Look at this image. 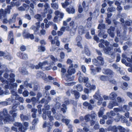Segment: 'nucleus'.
<instances>
[{
	"label": "nucleus",
	"mask_w": 132,
	"mask_h": 132,
	"mask_svg": "<svg viewBox=\"0 0 132 132\" xmlns=\"http://www.w3.org/2000/svg\"><path fill=\"white\" fill-rule=\"evenodd\" d=\"M0 56H4L5 58L10 60L12 58V57L11 56L10 54L7 52H4L2 51H0Z\"/></svg>",
	"instance_id": "11"
},
{
	"label": "nucleus",
	"mask_w": 132,
	"mask_h": 132,
	"mask_svg": "<svg viewBox=\"0 0 132 132\" xmlns=\"http://www.w3.org/2000/svg\"><path fill=\"white\" fill-rule=\"evenodd\" d=\"M91 61V59L89 58L88 59L85 58V62L87 63H89Z\"/></svg>",
	"instance_id": "63"
},
{
	"label": "nucleus",
	"mask_w": 132,
	"mask_h": 132,
	"mask_svg": "<svg viewBox=\"0 0 132 132\" xmlns=\"http://www.w3.org/2000/svg\"><path fill=\"white\" fill-rule=\"evenodd\" d=\"M12 97L13 98H15V100L19 99L20 100H21V102H22L23 101V100L22 98L21 97H20L19 95H17L16 93L15 92H12Z\"/></svg>",
	"instance_id": "13"
},
{
	"label": "nucleus",
	"mask_w": 132,
	"mask_h": 132,
	"mask_svg": "<svg viewBox=\"0 0 132 132\" xmlns=\"http://www.w3.org/2000/svg\"><path fill=\"white\" fill-rule=\"evenodd\" d=\"M16 111V110H14L12 111H10V113L11 114H13V117H15L17 116V114L16 113H13L14 112H15Z\"/></svg>",
	"instance_id": "48"
},
{
	"label": "nucleus",
	"mask_w": 132,
	"mask_h": 132,
	"mask_svg": "<svg viewBox=\"0 0 132 132\" xmlns=\"http://www.w3.org/2000/svg\"><path fill=\"white\" fill-rule=\"evenodd\" d=\"M100 42H102L104 44H105V45L106 46H108L109 44V43L107 41H104L103 39H101L100 40Z\"/></svg>",
	"instance_id": "52"
},
{
	"label": "nucleus",
	"mask_w": 132,
	"mask_h": 132,
	"mask_svg": "<svg viewBox=\"0 0 132 132\" xmlns=\"http://www.w3.org/2000/svg\"><path fill=\"white\" fill-rule=\"evenodd\" d=\"M3 114L4 116V117L5 119L4 118V117L2 116H0V120H3L4 121L5 123H6V122H10V121H13L14 119H11L10 118V117L7 116V117H6L7 116V110L6 109H4L3 111Z\"/></svg>",
	"instance_id": "3"
},
{
	"label": "nucleus",
	"mask_w": 132,
	"mask_h": 132,
	"mask_svg": "<svg viewBox=\"0 0 132 132\" xmlns=\"http://www.w3.org/2000/svg\"><path fill=\"white\" fill-rule=\"evenodd\" d=\"M104 34V32H100V33L98 34V35L99 36H103V38H105L107 37V35H104L103 36V35Z\"/></svg>",
	"instance_id": "42"
},
{
	"label": "nucleus",
	"mask_w": 132,
	"mask_h": 132,
	"mask_svg": "<svg viewBox=\"0 0 132 132\" xmlns=\"http://www.w3.org/2000/svg\"><path fill=\"white\" fill-rule=\"evenodd\" d=\"M57 38L58 37H55L54 39L51 40V44H54L55 41H56V40Z\"/></svg>",
	"instance_id": "55"
},
{
	"label": "nucleus",
	"mask_w": 132,
	"mask_h": 132,
	"mask_svg": "<svg viewBox=\"0 0 132 132\" xmlns=\"http://www.w3.org/2000/svg\"><path fill=\"white\" fill-rule=\"evenodd\" d=\"M47 113L49 120L52 122V121L54 120V118L51 115V111H47Z\"/></svg>",
	"instance_id": "22"
},
{
	"label": "nucleus",
	"mask_w": 132,
	"mask_h": 132,
	"mask_svg": "<svg viewBox=\"0 0 132 132\" xmlns=\"http://www.w3.org/2000/svg\"><path fill=\"white\" fill-rule=\"evenodd\" d=\"M96 116V114L94 112L91 115L88 114L86 115L85 117V119L86 121H90L91 118L92 120H90V124L91 125H93L95 122V121L94 120L95 119Z\"/></svg>",
	"instance_id": "4"
},
{
	"label": "nucleus",
	"mask_w": 132,
	"mask_h": 132,
	"mask_svg": "<svg viewBox=\"0 0 132 132\" xmlns=\"http://www.w3.org/2000/svg\"><path fill=\"white\" fill-rule=\"evenodd\" d=\"M72 93L74 95L76 98H78L80 96L79 93L76 90H74L72 91Z\"/></svg>",
	"instance_id": "30"
},
{
	"label": "nucleus",
	"mask_w": 132,
	"mask_h": 132,
	"mask_svg": "<svg viewBox=\"0 0 132 132\" xmlns=\"http://www.w3.org/2000/svg\"><path fill=\"white\" fill-rule=\"evenodd\" d=\"M122 78L126 80H129L130 79L129 78L126 76L122 77Z\"/></svg>",
	"instance_id": "61"
},
{
	"label": "nucleus",
	"mask_w": 132,
	"mask_h": 132,
	"mask_svg": "<svg viewBox=\"0 0 132 132\" xmlns=\"http://www.w3.org/2000/svg\"><path fill=\"white\" fill-rule=\"evenodd\" d=\"M60 56L61 59L59 60V61L60 62H62L63 61L62 59L64 58L65 56L64 53L61 52L60 53Z\"/></svg>",
	"instance_id": "27"
},
{
	"label": "nucleus",
	"mask_w": 132,
	"mask_h": 132,
	"mask_svg": "<svg viewBox=\"0 0 132 132\" xmlns=\"http://www.w3.org/2000/svg\"><path fill=\"white\" fill-rule=\"evenodd\" d=\"M23 36L25 38H29L31 39H33L34 38V36L33 34H30L29 33H26L24 32H23Z\"/></svg>",
	"instance_id": "15"
},
{
	"label": "nucleus",
	"mask_w": 132,
	"mask_h": 132,
	"mask_svg": "<svg viewBox=\"0 0 132 132\" xmlns=\"http://www.w3.org/2000/svg\"><path fill=\"white\" fill-rule=\"evenodd\" d=\"M83 11V10L81 6V5H79L78 7V11L79 13H81Z\"/></svg>",
	"instance_id": "62"
},
{
	"label": "nucleus",
	"mask_w": 132,
	"mask_h": 132,
	"mask_svg": "<svg viewBox=\"0 0 132 132\" xmlns=\"http://www.w3.org/2000/svg\"><path fill=\"white\" fill-rule=\"evenodd\" d=\"M117 101L119 103H122L124 102V100L120 97H118L117 98Z\"/></svg>",
	"instance_id": "44"
},
{
	"label": "nucleus",
	"mask_w": 132,
	"mask_h": 132,
	"mask_svg": "<svg viewBox=\"0 0 132 132\" xmlns=\"http://www.w3.org/2000/svg\"><path fill=\"white\" fill-rule=\"evenodd\" d=\"M17 15V14L14 15L12 18L9 20V23L10 24L14 23L15 21V18Z\"/></svg>",
	"instance_id": "21"
},
{
	"label": "nucleus",
	"mask_w": 132,
	"mask_h": 132,
	"mask_svg": "<svg viewBox=\"0 0 132 132\" xmlns=\"http://www.w3.org/2000/svg\"><path fill=\"white\" fill-rule=\"evenodd\" d=\"M76 40L77 42H80L82 40V38L80 36H78L76 38Z\"/></svg>",
	"instance_id": "59"
},
{
	"label": "nucleus",
	"mask_w": 132,
	"mask_h": 132,
	"mask_svg": "<svg viewBox=\"0 0 132 132\" xmlns=\"http://www.w3.org/2000/svg\"><path fill=\"white\" fill-rule=\"evenodd\" d=\"M82 5L83 8L84 9L85 11H87L88 9V7L86 5L85 3V2H83L82 3Z\"/></svg>",
	"instance_id": "38"
},
{
	"label": "nucleus",
	"mask_w": 132,
	"mask_h": 132,
	"mask_svg": "<svg viewBox=\"0 0 132 132\" xmlns=\"http://www.w3.org/2000/svg\"><path fill=\"white\" fill-rule=\"evenodd\" d=\"M73 61L72 60L69 59H68L67 62V63L69 64H71V63H72Z\"/></svg>",
	"instance_id": "60"
},
{
	"label": "nucleus",
	"mask_w": 132,
	"mask_h": 132,
	"mask_svg": "<svg viewBox=\"0 0 132 132\" xmlns=\"http://www.w3.org/2000/svg\"><path fill=\"white\" fill-rule=\"evenodd\" d=\"M93 96L94 98L99 101H102V98H101L100 96L98 94L96 93L95 95H94Z\"/></svg>",
	"instance_id": "29"
},
{
	"label": "nucleus",
	"mask_w": 132,
	"mask_h": 132,
	"mask_svg": "<svg viewBox=\"0 0 132 132\" xmlns=\"http://www.w3.org/2000/svg\"><path fill=\"white\" fill-rule=\"evenodd\" d=\"M82 53L83 54L85 53L86 55L88 56H89L90 54V51H89L88 48H86V47H85V48L84 52V53L83 52Z\"/></svg>",
	"instance_id": "33"
},
{
	"label": "nucleus",
	"mask_w": 132,
	"mask_h": 132,
	"mask_svg": "<svg viewBox=\"0 0 132 132\" xmlns=\"http://www.w3.org/2000/svg\"><path fill=\"white\" fill-rule=\"evenodd\" d=\"M51 59L54 62H56L58 61V59L57 58H55L53 56L51 55Z\"/></svg>",
	"instance_id": "53"
},
{
	"label": "nucleus",
	"mask_w": 132,
	"mask_h": 132,
	"mask_svg": "<svg viewBox=\"0 0 132 132\" xmlns=\"http://www.w3.org/2000/svg\"><path fill=\"white\" fill-rule=\"evenodd\" d=\"M14 125L15 126L19 127V130H21V127L22 126V125L21 123L19 122H16L14 123Z\"/></svg>",
	"instance_id": "36"
},
{
	"label": "nucleus",
	"mask_w": 132,
	"mask_h": 132,
	"mask_svg": "<svg viewBox=\"0 0 132 132\" xmlns=\"http://www.w3.org/2000/svg\"><path fill=\"white\" fill-rule=\"evenodd\" d=\"M70 30V27L69 26L67 27H62L60 29V30L63 32L65 30Z\"/></svg>",
	"instance_id": "28"
},
{
	"label": "nucleus",
	"mask_w": 132,
	"mask_h": 132,
	"mask_svg": "<svg viewBox=\"0 0 132 132\" xmlns=\"http://www.w3.org/2000/svg\"><path fill=\"white\" fill-rule=\"evenodd\" d=\"M112 49L110 48L107 47L104 50V51L106 54L111 55V57L113 58H114L115 56V55L114 53L112 52Z\"/></svg>",
	"instance_id": "10"
},
{
	"label": "nucleus",
	"mask_w": 132,
	"mask_h": 132,
	"mask_svg": "<svg viewBox=\"0 0 132 132\" xmlns=\"http://www.w3.org/2000/svg\"><path fill=\"white\" fill-rule=\"evenodd\" d=\"M115 8L113 7H111L108 8L107 10V11L108 12H112L115 11Z\"/></svg>",
	"instance_id": "49"
},
{
	"label": "nucleus",
	"mask_w": 132,
	"mask_h": 132,
	"mask_svg": "<svg viewBox=\"0 0 132 132\" xmlns=\"http://www.w3.org/2000/svg\"><path fill=\"white\" fill-rule=\"evenodd\" d=\"M103 73L105 74L109 75L111 77L113 76V72L111 70L109 69H104L102 70Z\"/></svg>",
	"instance_id": "14"
},
{
	"label": "nucleus",
	"mask_w": 132,
	"mask_h": 132,
	"mask_svg": "<svg viewBox=\"0 0 132 132\" xmlns=\"http://www.w3.org/2000/svg\"><path fill=\"white\" fill-rule=\"evenodd\" d=\"M20 118L22 120H27L28 119V117L26 116H24L23 114H21L20 116Z\"/></svg>",
	"instance_id": "41"
},
{
	"label": "nucleus",
	"mask_w": 132,
	"mask_h": 132,
	"mask_svg": "<svg viewBox=\"0 0 132 132\" xmlns=\"http://www.w3.org/2000/svg\"><path fill=\"white\" fill-rule=\"evenodd\" d=\"M97 59L98 60V61L96 59H94L92 61L93 63L96 65H103L104 63L103 59L101 56H99L97 57Z\"/></svg>",
	"instance_id": "8"
},
{
	"label": "nucleus",
	"mask_w": 132,
	"mask_h": 132,
	"mask_svg": "<svg viewBox=\"0 0 132 132\" xmlns=\"http://www.w3.org/2000/svg\"><path fill=\"white\" fill-rule=\"evenodd\" d=\"M46 33V31L44 29H42L40 31V35H44Z\"/></svg>",
	"instance_id": "57"
},
{
	"label": "nucleus",
	"mask_w": 132,
	"mask_h": 132,
	"mask_svg": "<svg viewBox=\"0 0 132 132\" xmlns=\"http://www.w3.org/2000/svg\"><path fill=\"white\" fill-rule=\"evenodd\" d=\"M117 96L116 93L114 92L111 93L110 95V97L112 99L115 98Z\"/></svg>",
	"instance_id": "32"
},
{
	"label": "nucleus",
	"mask_w": 132,
	"mask_h": 132,
	"mask_svg": "<svg viewBox=\"0 0 132 132\" xmlns=\"http://www.w3.org/2000/svg\"><path fill=\"white\" fill-rule=\"evenodd\" d=\"M105 28V25L102 23L100 24L98 26V29H104Z\"/></svg>",
	"instance_id": "45"
},
{
	"label": "nucleus",
	"mask_w": 132,
	"mask_h": 132,
	"mask_svg": "<svg viewBox=\"0 0 132 132\" xmlns=\"http://www.w3.org/2000/svg\"><path fill=\"white\" fill-rule=\"evenodd\" d=\"M66 10L69 14H73L75 13V10L73 6L67 8Z\"/></svg>",
	"instance_id": "20"
},
{
	"label": "nucleus",
	"mask_w": 132,
	"mask_h": 132,
	"mask_svg": "<svg viewBox=\"0 0 132 132\" xmlns=\"http://www.w3.org/2000/svg\"><path fill=\"white\" fill-rule=\"evenodd\" d=\"M40 22H38L36 23V27L33 25L30 27V29L33 30L34 31V33L35 34H38L39 33V28L40 27Z\"/></svg>",
	"instance_id": "9"
},
{
	"label": "nucleus",
	"mask_w": 132,
	"mask_h": 132,
	"mask_svg": "<svg viewBox=\"0 0 132 132\" xmlns=\"http://www.w3.org/2000/svg\"><path fill=\"white\" fill-rule=\"evenodd\" d=\"M45 50V47L42 46H39L38 47V51L39 52H44Z\"/></svg>",
	"instance_id": "35"
},
{
	"label": "nucleus",
	"mask_w": 132,
	"mask_h": 132,
	"mask_svg": "<svg viewBox=\"0 0 132 132\" xmlns=\"http://www.w3.org/2000/svg\"><path fill=\"white\" fill-rule=\"evenodd\" d=\"M104 108H102L100 111L98 113V116L99 117H102L103 114V111H104Z\"/></svg>",
	"instance_id": "34"
},
{
	"label": "nucleus",
	"mask_w": 132,
	"mask_h": 132,
	"mask_svg": "<svg viewBox=\"0 0 132 132\" xmlns=\"http://www.w3.org/2000/svg\"><path fill=\"white\" fill-rule=\"evenodd\" d=\"M53 24V22H49L48 23H46L45 24V28L46 29L49 27L50 25H52Z\"/></svg>",
	"instance_id": "47"
},
{
	"label": "nucleus",
	"mask_w": 132,
	"mask_h": 132,
	"mask_svg": "<svg viewBox=\"0 0 132 132\" xmlns=\"http://www.w3.org/2000/svg\"><path fill=\"white\" fill-rule=\"evenodd\" d=\"M17 55L18 56L23 59H26L28 58L27 54L24 53H22L20 52L18 53Z\"/></svg>",
	"instance_id": "17"
},
{
	"label": "nucleus",
	"mask_w": 132,
	"mask_h": 132,
	"mask_svg": "<svg viewBox=\"0 0 132 132\" xmlns=\"http://www.w3.org/2000/svg\"><path fill=\"white\" fill-rule=\"evenodd\" d=\"M70 27H71L72 28H76L77 27V23L74 22L73 21H72L70 23Z\"/></svg>",
	"instance_id": "25"
},
{
	"label": "nucleus",
	"mask_w": 132,
	"mask_h": 132,
	"mask_svg": "<svg viewBox=\"0 0 132 132\" xmlns=\"http://www.w3.org/2000/svg\"><path fill=\"white\" fill-rule=\"evenodd\" d=\"M15 76L13 74L11 73L10 76V81L8 82L7 80H4V78H1V81L3 82L6 83V85H5V87L6 88H11L13 87V85H14L16 87V84H13V82L15 81V79L14 78Z\"/></svg>",
	"instance_id": "1"
},
{
	"label": "nucleus",
	"mask_w": 132,
	"mask_h": 132,
	"mask_svg": "<svg viewBox=\"0 0 132 132\" xmlns=\"http://www.w3.org/2000/svg\"><path fill=\"white\" fill-rule=\"evenodd\" d=\"M55 117L56 119L59 120L62 119V122L65 123L67 125H68V124L69 123L70 120L65 119V117L62 116L61 115H58L56 113L55 116Z\"/></svg>",
	"instance_id": "7"
},
{
	"label": "nucleus",
	"mask_w": 132,
	"mask_h": 132,
	"mask_svg": "<svg viewBox=\"0 0 132 132\" xmlns=\"http://www.w3.org/2000/svg\"><path fill=\"white\" fill-rule=\"evenodd\" d=\"M114 30V28L113 27H111L108 30V33L110 35V36L112 37H113L114 36V34L113 32Z\"/></svg>",
	"instance_id": "19"
},
{
	"label": "nucleus",
	"mask_w": 132,
	"mask_h": 132,
	"mask_svg": "<svg viewBox=\"0 0 132 132\" xmlns=\"http://www.w3.org/2000/svg\"><path fill=\"white\" fill-rule=\"evenodd\" d=\"M84 92H85V93L87 94H88L89 93L91 92V91L90 89L89 90L88 89L86 88H85L84 89Z\"/></svg>",
	"instance_id": "54"
},
{
	"label": "nucleus",
	"mask_w": 132,
	"mask_h": 132,
	"mask_svg": "<svg viewBox=\"0 0 132 132\" xmlns=\"http://www.w3.org/2000/svg\"><path fill=\"white\" fill-rule=\"evenodd\" d=\"M70 27V30L68 31H70V34L71 36H73L74 35L76 31V28H71Z\"/></svg>",
	"instance_id": "23"
},
{
	"label": "nucleus",
	"mask_w": 132,
	"mask_h": 132,
	"mask_svg": "<svg viewBox=\"0 0 132 132\" xmlns=\"http://www.w3.org/2000/svg\"><path fill=\"white\" fill-rule=\"evenodd\" d=\"M73 79V77H70V76H67L66 77V80L68 81L72 80Z\"/></svg>",
	"instance_id": "51"
},
{
	"label": "nucleus",
	"mask_w": 132,
	"mask_h": 132,
	"mask_svg": "<svg viewBox=\"0 0 132 132\" xmlns=\"http://www.w3.org/2000/svg\"><path fill=\"white\" fill-rule=\"evenodd\" d=\"M55 14L56 15L54 17L53 21L55 22H57L61 20L64 16L63 14L58 10L55 11Z\"/></svg>",
	"instance_id": "2"
},
{
	"label": "nucleus",
	"mask_w": 132,
	"mask_h": 132,
	"mask_svg": "<svg viewBox=\"0 0 132 132\" xmlns=\"http://www.w3.org/2000/svg\"><path fill=\"white\" fill-rule=\"evenodd\" d=\"M118 103L116 102L113 103L112 102H111L109 104L108 107L110 109H112L114 106L117 105Z\"/></svg>",
	"instance_id": "24"
},
{
	"label": "nucleus",
	"mask_w": 132,
	"mask_h": 132,
	"mask_svg": "<svg viewBox=\"0 0 132 132\" xmlns=\"http://www.w3.org/2000/svg\"><path fill=\"white\" fill-rule=\"evenodd\" d=\"M13 38V35L12 32L10 31L9 32L8 35V39H11V38Z\"/></svg>",
	"instance_id": "46"
},
{
	"label": "nucleus",
	"mask_w": 132,
	"mask_h": 132,
	"mask_svg": "<svg viewBox=\"0 0 132 132\" xmlns=\"http://www.w3.org/2000/svg\"><path fill=\"white\" fill-rule=\"evenodd\" d=\"M35 18L39 21H41L43 20V18L40 14H37L35 16Z\"/></svg>",
	"instance_id": "31"
},
{
	"label": "nucleus",
	"mask_w": 132,
	"mask_h": 132,
	"mask_svg": "<svg viewBox=\"0 0 132 132\" xmlns=\"http://www.w3.org/2000/svg\"><path fill=\"white\" fill-rule=\"evenodd\" d=\"M51 7L55 10H57L58 8V5L57 3H52L51 4Z\"/></svg>",
	"instance_id": "26"
},
{
	"label": "nucleus",
	"mask_w": 132,
	"mask_h": 132,
	"mask_svg": "<svg viewBox=\"0 0 132 132\" xmlns=\"http://www.w3.org/2000/svg\"><path fill=\"white\" fill-rule=\"evenodd\" d=\"M76 87L77 90L78 91L81 92L82 91L83 89V88L82 87L81 85H77L76 86Z\"/></svg>",
	"instance_id": "40"
},
{
	"label": "nucleus",
	"mask_w": 132,
	"mask_h": 132,
	"mask_svg": "<svg viewBox=\"0 0 132 132\" xmlns=\"http://www.w3.org/2000/svg\"><path fill=\"white\" fill-rule=\"evenodd\" d=\"M48 64L47 62L46 61H44L42 63L40 62L39 63L38 65H36L35 67L36 69H38L39 67L41 68L42 69L45 70H48L52 68L51 67H47L46 68H44L45 66Z\"/></svg>",
	"instance_id": "6"
},
{
	"label": "nucleus",
	"mask_w": 132,
	"mask_h": 132,
	"mask_svg": "<svg viewBox=\"0 0 132 132\" xmlns=\"http://www.w3.org/2000/svg\"><path fill=\"white\" fill-rule=\"evenodd\" d=\"M127 106L126 105L123 106V107L122 108H121V111H123L125 112V111L127 110Z\"/></svg>",
	"instance_id": "56"
},
{
	"label": "nucleus",
	"mask_w": 132,
	"mask_h": 132,
	"mask_svg": "<svg viewBox=\"0 0 132 132\" xmlns=\"http://www.w3.org/2000/svg\"><path fill=\"white\" fill-rule=\"evenodd\" d=\"M0 67L2 69H3L4 70H5V72L4 75V77L6 78L8 77V75L7 73V72L9 71V70L8 69L6 68V67L5 65H1V64L0 63Z\"/></svg>",
	"instance_id": "16"
},
{
	"label": "nucleus",
	"mask_w": 132,
	"mask_h": 132,
	"mask_svg": "<svg viewBox=\"0 0 132 132\" xmlns=\"http://www.w3.org/2000/svg\"><path fill=\"white\" fill-rule=\"evenodd\" d=\"M43 75L44 76H45V74L40 72H38L37 73V76L38 77L41 78L42 76Z\"/></svg>",
	"instance_id": "43"
},
{
	"label": "nucleus",
	"mask_w": 132,
	"mask_h": 132,
	"mask_svg": "<svg viewBox=\"0 0 132 132\" xmlns=\"http://www.w3.org/2000/svg\"><path fill=\"white\" fill-rule=\"evenodd\" d=\"M67 72L70 75L75 73L76 70L75 69L73 68V64H71L69 67Z\"/></svg>",
	"instance_id": "12"
},
{
	"label": "nucleus",
	"mask_w": 132,
	"mask_h": 132,
	"mask_svg": "<svg viewBox=\"0 0 132 132\" xmlns=\"http://www.w3.org/2000/svg\"><path fill=\"white\" fill-rule=\"evenodd\" d=\"M23 94L24 96L26 97L28 96V93L27 91H25L23 92Z\"/></svg>",
	"instance_id": "64"
},
{
	"label": "nucleus",
	"mask_w": 132,
	"mask_h": 132,
	"mask_svg": "<svg viewBox=\"0 0 132 132\" xmlns=\"http://www.w3.org/2000/svg\"><path fill=\"white\" fill-rule=\"evenodd\" d=\"M100 79L104 81L107 79L108 78L105 76H102L100 77Z\"/></svg>",
	"instance_id": "58"
},
{
	"label": "nucleus",
	"mask_w": 132,
	"mask_h": 132,
	"mask_svg": "<svg viewBox=\"0 0 132 132\" xmlns=\"http://www.w3.org/2000/svg\"><path fill=\"white\" fill-rule=\"evenodd\" d=\"M62 7L64 8H65L69 3L67 1H65L64 3H62Z\"/></svg>",
	"instance_id": "50"
},
{
	"label": "nucleus",
	"mask_w": 132,
	"mask_h": 132,
	"mask_svg": "<svg viewBox=\"0 0 132 132\" xmlns=\"http://www.w3.org/2000/svg\"><path fill=\"white\" fill-rule=\"evenodd\" d=\"M62 107L61 109V110L63 112V113H64L66 112V110L67 109L66 106L64 104H63L62 105Z\"/></svg>",
	"instance_id": "39"
},
{
	"label": "nucleus",
	"mask_w": 132,
	"mask_h": 132,
	"mask_svg": "<svg viewBox=\"0 0 132 132\" xmlns=\"http://www.w3.org/2000/svg\"><path fill=\"white\" fill-rule=\"evenodd\" d=\"M128 86V84L125 82H123L122 85L121 86V88L123 89H126L127 87Z\"/></svg>",
	"instance_id": "37"
},
{
	"label": "nucleus",
	"mask_w": 132,
	"mask_h": 132,
	"mask_svg": "<svg viewBox=\"0 0 132 132\" xmlns=\"http://www.w3.org/2000/svg\"><path fill=\"white\" fill-rule=\"evenodd\" d=\"M78 31L79 35H82L85 33L84 28L81 26H79L78 28Z\"/></svg>",
	"instance_id": "18"
},
{
	"label": "nucleus",
	"mask_w": 132,
	"mask_h": 132,
	"mask_svg": "<svg viewBox=\"0 0 132 132\" xmlns=\"http://www.w3.org/2000/svg\"><path fill=\"white\" fill-rule=\"evenodd\" d=\"M118 130H119V132H124L125 131L124 128L121 126H118L116 127L115 126L109 127L107 130L109 131L112 130L113 132H117Z\"/></svg>",
	"instance_id": "5"
}]
</instances>
